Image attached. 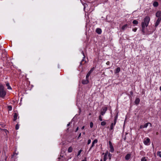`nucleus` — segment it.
<instances>
[{
    "label": "nucleus",
    "mask_w": 161,
    "mask_h": 161,
    "mask_svg": "<svg viewBox=\"0 0 161 161\" xmlns=\"http://www.w3.org/2000/svg\"><path fill=\"white\" fill-rule=\"evenodd\" d=\"M150 21V17L147 16L144 19L143 21L142 22L141 25L142 28V31L143 34L145 33V27H147L148 26Z\"/></svg>",
    "instance_id": "nucleus-1"
},
{
    "label": "nucleus",
    "mask_w": 161,
    "mask_h": 161,
    "mask_svg": "<svg viewBox=\"0 0 161 161\" xmlns=\"http://www.w3.org/2000/svg\"><path fill=\"white\" fill-rule=\"evenodd\" d=\"M6 93L4 86L2 85H0V97L3 98L6 96Z\"/></svg>",
    "instance_id": "nucleus-2"
},
{
    "label": "nucleus",
    "mask_w": 161,
    "mask_h": 161,
    "mask_svg": "<svg viewBox=\"0 0 161 161\" xmlns=\"http://www.w3.org/2000/svg\"><path fill=\"white\" fill-rule=\"evenodd\" d=\"M107 107H103L101 110L100 115L103 116L107 111Z\"/></svg>",
    "instance_id": "nucleus-3"
},
{
    "label": "nucleus",
    "mask_w": 161,
    "mask_h": 161,
    "mask_svg": "<svg viewBox=\"0 0 161 161\" xmlns=\"http://www.w3.org/2000/svg\"><path fill=\"white\" fill-rule=\"evenodd\" d=\"M148 124H150V125H151V123H150L148 122V123H146L144 125H140V129H142L143 128H147V127Z\"/></svg>",
    "instance_id": "nucleus-4"
},
{
    "label": "nucleus",
    "mask_w": 161,
    "mask_h": 161,
    "mask_svg": "<svg viewBox=\"0 0 161 161\" xmlns=\"http://www.w3.org/2000/svg\"><path fill=\"white\" fill-rule=\"evenodd\" d=\"M82 53L83 54V55L84 56L83 58L82 59L81 62H80V65H82L85 64L86 63V61H84V59L85 58V56L84 55V54L83 53V52H82Z\"/></svg>",
    "instance_id": "nucleus-5"
},
{
    "label": "nucleus",
    "mask_w": 161,
    "mask_h": 161,
    "mask_svg": "<svg viewBox=\"0 0 161 161\" xmlns=\"http://www.w3.org/2000/svg\"><path fill=\"white\" fill-rule=\"evenodd\" d=\"M161 20V18H158L157 20L156 23L155 24V27H157L158 25L159 24Z\"/></svg>",
    "instance_id": "nucleus-6"
},
{
    "label": "nucleus",
    "mask_w": 161,
    "mask_h": 161,
    "mask_svg": "<svg viewBox=\"0 0 161 161\" xmlns=\"http://www.w3.org/2000/svg\"><path fill=\"white\" fill-rule=\"evenodd\" d=\"M150 142V139L149 138H147L146 139H145L144 141V143L145 145H148Z\"/></svg>",
    "instance_id": "nucleus-7"
},
{
    "label": "nucleus",
    "mask_w": 161,
    "mask_h": 161,
    "mask_svg": "<svg viewBox=\"0 0 161 161\" xmlns=\"http://www.w3.org/2000/svg\"><path fill=\"white\" fill-rule=\"evenodd\" d=\"M97 139H95L94 140V141L92 142V145L90 147L89 150H90L91 149H92V148L94 146V144L95 143H97Z\"/></svg>",
    "instance_id": "nucleus-8"
},
{
    "label": "nucleus",
    "mask_w": 161,
    "mask_h": 161,
    "mask_svg": "<svg viewBox=\"0 0 161 161\" xmlns=\"http://www.w3.org/2000/svg\"><path fill=\"white\" fill-rule=\"evenodd\" d=\"M131 157V154L130 153H128L127 155L125 156V158L126 160H128L130 159Z\"/></svg>",
    "instance_id": "nucleus-9"
},
{
    "label": "nucleus",
    "mask_w": 161,
    "mask_h": 161,
    "mask_svg": "<svg viewBox=\"0 0 161 161\" xmlns=\"http://www.w3.org/2000/svg\"><path fill=\"white\" fill-rule=\"evenodd\" d=\"M89 82L88 79H86L85 80H83L82 81V83L83 84H86L88 83Z\"/></svg>",
    "instance_id": "nucleus-10"
},
{
    "label": "nucleus",
    "mask_w": 161,
    "mask_h": 161,
    "mask_svg": "<svg viewBox=\"0 0 161 161\" xmlns=\"http://www.w3.org/2000/svg\"><path fill=\"white\" fill-rule=\"evenodd\" d=\"M96 32L98 34H100L102 33V30L101 29L97 28L96 30Z\"/></svg>",
    "instance_id": "nucleus-11"
},
{
    "label": "nucleus",
    "mask_w": 161,
    "mask_h": 161,
    "mask_svg": "<svg viewBox=\"0 0 161 161\" xmlns=\"http://www.w3.org/2000/svg\"><path fill=\"white\" fill-rule=\"evenodd\" d=\"M18 117V114L17 113H15L14 114V119L13 120L14 121H15L16 120L17 118Z\"/></svg>",
    "instance_id": "nucleus-12"
},
{
    "label": "nucleus",
    "mask_w": 161,
    "mask_h": 161,
    "mask_svg": "<svg viewBox=\"0 0 161 161\" xmlns=\"http://www.w3.org/2000/svg\"><path fill=\"white\" fill-rule=\"evenodd\" d=\"M140 101V100L139 98H136L135 101V103L137 105L139 103Z\"/></svg>",
    "instance_id": "nucleus-13"
},
{
    "label": "nucleus",
    "mask_w": 161,
    "mask_h": 161,
    "mask_svg": "<svg viewBox=\"0 0 161 161\" xmlns=\"http://www.w3.org/2000/svg\"><path fill=\"white\" fill-rule=\"evenodd\" d=\"M120 67L117 68L116 69L115 71V72H114L115 73L117 74V73H119L120 72Z\"/></svg>",
    "instance_id": "nucleus-14"
},
{
    "label": "nucleus",
    "mask_w": 161,
    "mask_h": 161,
    "mask_svg": "<svg viewBox=\"0 0 161 161\" xmlns=\"http://www.w3.org/2000/svg\"><path fill=\"white\" fill-rule=\"evenodd\" d=\"M109 147L110 148V151L112 153L114 151V149L113 145L109 146Z\"/></svg>",
    "instance_id": "nucleus-15"
},
{
    "label": "nucleus",
    "mask_w": 161,
    "mask_h": 161,
    "mask_svg": "<svg viewBox=\"0 0 161 161\" xmlns=\"http://www.w3.org/2000/svg\"><path fill=\"white\" fill-rule=\"evenodd\" d=\"M117 117H118L117 115H116L115 117H114V123H113V124H114V125H115V124H116V123Z\"/></svg>",
    "instance_id": "nucleus-16"
},
{
    "label": "nucleus",
    "mask_w": 161,
    "mask_h": 161,
    "mask_svg": "<svg viewBox=\"0 0 161 161\" xmlns=\"http://www.w3.org/2000/svg\"><path fill=\"white\" fill-rule=\"evenodd\" d=\"M73 150V148L72 147H70L68 149V153H71Z\"/></svg>",
    "instance_id": "nucleus-17"
},
{
    "label": "nucleus",
    "mask_w": 161,
    "mask_h": 161,
    "mask_svg": "<svg viewBox=\"0 0 161 161\" xmlns=\"http://www.w3.org/2000/svg\"><path fill=\"white\" fill-rule=\"evenodd\" d=\"M153 5L154 7H156L158 6V2L155 1L153 3Z\"/></svg>",
    "instance_id": "nucleus-18"
},
{
    "label": "nucleus",
    "mask_w": 161,
    "mask_h": 161,
    "mask_svg": "<svg viewBox=\"0 0 161 161\" xmlns=\"http://www.w3.org/2000/svg\"><path fill=\"white\" fill-rule=\"evenodd\" d=\"M6 86L7 87V89H11V88L9 86V84L8 83H6Z\"/></svg>",
    "instance_id": "nucleus-19"
},
{
    "label": "nucleus",
    "mask_w": 161,
    "mask_h": 161,
    "mask_svg": "<svg viewBox=\"0 0 161 161\" xmlns=\"http://www.w3.org/2000/svg\"><path fill=\"white\" fill-rule=\"evenodd\" d=\"M127 25L125 24L123 26H122V27L121 28V29L123 30H125L126 28H127Z\"/></svg>",
    "instance_id": "nucleus-20"
},
{
    "label": "nucleus",
    "mask_w": 161,
    "mask_h": 161,
    "mask_svg": "<svg viewBox=\"0 0 161 161\" xmlns=\"http://www.w3.org/2000/svg\"><path fill=\"white\" fill-rule=\"evenodd\" d=\"M132 23L134 25H137L138 24V22L136 20H135L133 21Z\"/></svg>",
    "instance_id": "nucleus-21"
},
{
    "label": "nucleus",
    "mask_w": 161,
    "mask_h": 161,
    "mask_svg": "<svg viewBox=\"0 0 161 161\" xmlns=\"http://www.w3.org/2000/svg\"><path fill=\"white\" fill-rule=\"evenodd\" d=\"M114 125V124H113V123H112L111 124L110 126V130H112L113 129Z\"/></svg>",
    "instance_id": "nucleus-22"
},
{
    "label": "nucleus",
    "mask_w": 161,
    "mask_h": 161,
    "mask_svg": "<svg viewBox=\"0 0 161 161\" xmlns=\"http://www.w3.org/2000/svg\"><path fill=\"white\" fill-rule=\"evenodd\" d=\"M141 161H147V159L145 157H143L141 158Z\"/></svg>",
    "instance_id": "nucleus-23"
},
{
    "label": "nucleus",
    "mask_w": 161,
    "mask_h": 161,
    "mask_svg": "<svg viewBox=\"0 0 161 161\" xmlns=\"http://www.w3.org/2000/svg\"><path fill=\"white\" fill-rule=\"evenodd\" d=\"M8 108L9 111L11 110L12 109V107L11 106H8Z\"/></svg>",
    "instance_id": "nucleus-24"
},
{
    "label": "nucleus",
    "mask_w": 161,
    "mask_h": 161,
    "mask_svg": "<svg viewBox=\"0 0 161 161\" xmlns=\"http://www.w3.org/2000/svg\"><path fill=\"white\" fill-rule=\"evenodd\" d=\"M106 124V123L105 121L102 122L101 123V125L103 126L105 125Z\"/></svg>",
    "instance_id": "nucleus-25"
},
{
    "label": "nucleus",
    "mask_w": 161,
    "mask_h": 161,
    "mask_svg": "<svg viewBox=\"0 0 161 161\" xmlns=\"http://www.w3.org/2000/svg\"><path fill=\"white\" fill-rule=\"evenodd\" d=\"M157 155L161 158V152H158L157 153Z\"/></svg>",
    "instance_id": "nucleus-26"
},
{
    "label": "nucleus",
    "mask_w": 161,
    "mask_h": 161,
    "mask_svg": "<svg viewBox=\"0 0 161 161\" xmlns=\"http://www.w3.org/2000/svg\"><path fill=\"white\" fill-rule=\"evenodd\" d=\"M82 151V150L81 149L78 152L77 156H78L79 155H80V153Z\"/></svg>",
    "instance_id": "nucleus-27"
},
{
    "label": "nucleus",
    "mask_w": 161,
    "mask_h": 161,
    "mask_svg": "<svg viewBox=\"0 0 161 161\" xmlns=\"http://www.w3.org/2000/svg\"><path fill=\"white\" fill-rule=\"evenodd\" d=\"M102 115H100L99 116V120L100 121H102L103 120V119H102Z\"/></svg>",
    "instance_id": "nucleus-28"
},
{
    "label": "nucleus",
    "mask_w": 161,
    "mask_h": 161,
    "mask_svg": "<svg viewBox=\"0 0 161 161\" xmlns=\"http://www.w3.org/2000/svg\"><path fill=\"white\" fill-rule=\"evenodd\" d=\"M19 125L18 124H17L16 125V126H15V129L16 130H17L19 129Z\"/></svg>",
    "instance_id": "nucleus-29"
},
{
    "label": "nucleus",
    "mask_w": 161,
    "mask_h": 161,
    "mask_svg": "<svg viewBox=\"0 0 161 161\" xmlns=\"http://www.w3.org/2000/svg\"><path fill=\"white\" fill-rule=\"evenodd\" d=\"M93 125V123L92 122H91L90 123V127L91 128H92Z\"/></svg>",
    "instance_id": "nucleus-30"
},
{
    "label": "nucleus",
    "mask_w": 161,
    "mask_h": 161,
    "mask_svg": "<svg viewBox=\"0 0 161 161\" xmlns=\"http://www.w3.org/2000/svg\"><path fill=\"white\" fill-rule=\"evenodd\" d=\"M94 69L95 68L94 67H92L91 69V70H90V71L92 73L93 72V71L94 70Z\"/></svg>",
    "instance_id": "nucleus-31"
},
{
    "label": "nucleus",
    "mask_w": 161,
    "mask_h": 161,
    "mask_svg": "<svg viewBox=\"0 0 161 161\" xmlns=\"http://www.w3.org/2000/svg\"><path fill=\"white\" fill-rule=\"evenodd\" d=\"M107 156H104L103 158V161H106L107 159Z\"/></svg>",
    "instance_id": "nucleus-32"
},
{
    "label": "nucleus",
    "mask_w": 161,
    "mask_h": 161,
    "mask_svg": "<svg viewBox=\"0 0 161 161\" xmlns=\"http://www.w3.org/2000/svg\"><path fill=\"white\" fill-rule=\"evenodd\" d=\"M91 139H88V142H87V144L89 145V144H90L91 143Z\"/></svg>",
    "instance_id": "nucleus-33"
},
{
    "label": "nucleus",
    "mask_w": 161,
    "mask_h": 161,
    "mask_svg": "<svg viewBox=\"0 0 161 161\" xmlns=\"http://www.w3.org/2000/svg\"><path fill=\"white\" fill-rule=\"evenodd\" d=\"M111 156H112V154L109 153L108 154V156L109 157V158L110 159H111Z\"/></svg>",
    "instance_id": "nucleus-34"
},
{
    "label": "nucleus",
    "mask_w": 161,
    "mask_h": 161,
    "mask_svg": "<svg viewBox=\"0 0 161 161\" xmlns=\"http://www.w3.org/2000/svg\"><path fill=\"white\" fill-rule=\"evenodd\" d=\"M90 75H88V74H87L86 76V79H88V77Z\"/></svg>",
    "instance_id": "nucleus-35"
},
{
    "label": "nucleus",
    "mask_w": 161,
    "mask_h": 161,
    "mask_svg": "<svg viewBox=\"0 0 161 161\" xmlns=\"http://www.w3.org/2000/svg\"><path fill=\"white\" fill-rule=\"evenodd\" d=\"M81 136V133H80L79 135V136L77 138V139H79V138Z\"/></svg>",
    "instance_id": "nucleus-36"
},
{
    "label": "nucleus",
    "mask_w": 161,
    "mask_h": 161,
    "mask_svg": "<svg viewBox=\"0 0 161 161\" xmlns=\"http://www.w3.org/2000/svg\"><path fill=\"white\" fill-rule=\"evenodd\" d=\"M132 30L136 32L137 30V29L136 28H135L134 29H133Z\"/></svg>",
    "instance_id": "nucleus-37"
},
{
    "label": "nucleus",
    "mask_w": 161,
    "mask_h": 161,
    "mask_svg": "<svg viewBox=\"0 0 161 161\" xmlns=\"http://www.w3.org/2000/svg\"><path fill=\"white\" fill-rule=\"evenodd\" d=\"M109 146H111L112 145V143H111V141H109Z\"/></svg>",
    "instance_id": "nucleus-38"
},
{
    "label": "nucleus",
    "mask_w": 161,
    "mask_h": 161,
    "mask_svg": "<svg viewBox=\"0 0 161 161\" xmlns=\"http://www.w3.org/2000/svg\"><path fill=\"white\" fill-rule=\"evenodd\" d=\"M107 155H108V151H107V152L105 153V154H104V156H107Z\"/></svg>",
    "instance_id": "nucleus-39"
},
{
    "label": "nucleus",
    "mask_w": 161,
    "mask_h": 161,
    "mask_svg": "<svg viewBox=\"0 0 161 161\" xmlns=\"http://www.w3.org/2000/svg\"><path fill=\"white\" fill-rule=\"evenodd\" d=\"M79 130V127H77V128H76L75 132H76Z\"/></svg>",
    "instance_id": "nucleus-40"
},
{
    "label": "nucleus",
    "mask_w": 161,
    "mask_h": 161,
    "mask_svg": "<svg viewBox=\"0 0 161 161\" xmlns=\"http://www.w3.org/2000/svg\"><path fill=\"white\" fill-rule=\"evenodd\" d=\"M109 64L110 62L109 61H108L106 63V64H107V65H109Z\"/></svg>",
    "instance_id": "nucleus-41"
},
{
    "label": "nucleus",
    "mask_w": 161,
    "mask_h": 161,
    "mask_svg": "<svg viewBox=\"0 0 161 161\" xmlns=\"http://www.w3.org/2000/svg\"><path fill=\"white\" fill-rule=\"evenodd\" d=\"M92 73V72H90V71H89L87 74H88V75H90V74H91V73Z\"/></svg>",
    "instance_id": "nucleus-42"
},
{
    "label": "nucleus",
    "mask_w": 161,
    "mask_h": 161,
    "mask_svg": "<svg viewBox=\"0 0 161 161\" xmlns=\"http://www.w3.org/2000/svg\"><path fill=\"white\" fill-rule=\"evenodd\" d=\"M92 73V72H90V71H89L87 74H88V75H90V74H91V73Z\"/></svg>",
    "instance_id": "nucleus-43"
},
{
    "label": "nucleus",
    "mask_w": 161,
    "mask_h": 161,
    "mask_svg": "<svg viewBox=\"0 0 161 161\" xmlns=\"http://www.w3.org/2000/svg\"><path fill=\"white\" fill-rule=\"evenodd\" d=\"M84 128H85V126H83L81 128V129L82 130H83V129H84Z\"/></svg>",
    "instance_id": "nucleus-44"
},
{
    "label": "nucleus",
    "mask_w": 161,
    "mask_h": 161,
    "mask_svg": "<svg viewBox=\"0 0 161 161\" xmlns=\"http://www.w3.org/2000/svg\"><path fill=\"white\" fill-rule=\"evenodd\" d=\"M70 125V123H69L67 125V126H69Z\"/></svg>",
    "instance_id": "nucleus-45"
},
{
    "label": "nucleus",
    "mask_w": 161,
    "mask_h": 161,
    "mask_svg": "<svg viewBox=\"0 0 161 161\" xmlns=\"http://www.w3.org/2000/svg\"><path fill=\"white\" fill-rule=\"evenodd\" d=\"M102 75H103L105 76V73H104V72H103V74H102Z\"/></svg>",
    "instance_id": "nucleus-46"
},
{
    "label": "nucleus",
    "mask_w": 161,
    "mask_h": 161,
    "mask_svg": "<svg viewBox=\"0 0 161 161\" xmlns=\"http://www.w3.org/2000/svg\"><path fill=\"white\" fill-rule=\"evenodd\" d=\"M82 161H86V159L85 158L84 159L82 160Z\"/></svg>",
    "instance_id": "nucleus-47"
},
{
    "label": "nucleus",
    "mask_w": 161,
    "mask_h": 161,
    "mask_svg": "<svg viewBox=\"0 0 161 161\" xmlns=\"http://www.w3.org/2000/svg\"><path fill=\"white\" fill-rule=\"evenodd\" d=\"M158 132H156V134L157 135H158Z\"/></svg>",
    "instance_id": "nucleus-48"
},
{
    "label": "nucleus",
    "mask_w": 161,
    "mask_h": 161,
    "mask_svg": "<svg viewBox=\"0 0 161 161\" xmlns=\"http://www.w3.org/2000/svg\"><path fill=\"white\" fill-rule=\"evenodd\" d=\"M160 90L161 91V86L160 87Z\"/></svg>",
    "instance_id": "nucleus-49"
},
{
    "label": "nucleus",
    "mask_w": 161,
    "mask_h": 161,
    "mask_svg": "<svg viewBox=\"0 0 161 161\" xmlns=\"http://www.w3.org/2000/svg\"><path fill=\"white\" fill-rule=\"evenodd\" d=\"M83 134H85V132H83Z\"/></svg>",
    "instance_id": "nucleus-50"
},
{
    "label": "nucleus",
    "mask_w": 161,
    "mask_h": 161,
    "mask_svg": "<svg viewBox=\"0 0 161 161\" xmlns=\"http://www.w3.org/2000/svg\"><path fill=\"white\" fill-rule=\"evenodd\" d=\"M100 161H102V159H101V160H100Z\"/></svg>",
    "instance_id": "nucleus-51"
},
{
    "label": "nucleus",
    "mask_w": 161,
    "mask_h": 161,
    "mask_svg": "<svg viewBox=\"0 0 161 161\" xmlns=\"http://www.w3.org/2000/svg\"><path fill=\"white\" fill-rule=\"evenodd\" d=\"M98 161V160H96V161Z\"/></svg>",
    "instance_id": "nucleus-52"
}]
</instances>
